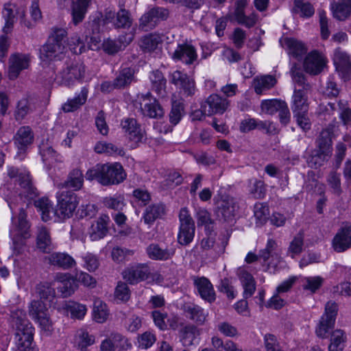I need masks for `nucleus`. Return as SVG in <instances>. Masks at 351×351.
Masks as SVG:
<instances>
[{
	"label": "nucleus",
	"instance_id": "5",
	"mask_svg": "<svg viewBox=\"0 0 351 351\" xmlns=\"http://www.w3.org/2000/svg\"><path fill=\"white\" fill-rule=\"evenodd\" d=\"M134 105L143 117L160 119L165 114L163 108L149 92L138 94Z\"/></svg>",
	"mask_w": 351,
	"mask_h": 351
},
{
	"label": "nucleus",
	"instance_id": "62",
	"mask_svg": "<svg viewBox=\"0 0 351 351\" xmlns=\"http://www.w3.org/2000/svg\"><path fill=\"white\" fill-rule=\"evenodd\" d=\"M161 43L162 39L158 34H151L143 38L141 47L145 51H153L156 49Z\"/></svg>",
	"mask_w": 351,
	"mask_h": 351
},
{
	"label": "nucleus",
	"instance_id": "34",
	"mask_svg": "<svg viewBox=\"0 0 351 351\" xmlns=\"http://www.w3.org/2000/svg\"><path fill=\"white\" fill-rule=\"evenodd\" d=\"M331 153L325 149L316 147V149L311 151L310 156L306 159L308 167L318 169L324 165L330 158Z\"/></svg>",
	"mask_w": 351,
	"mask_h": 351
},
{
	"label": "nucleus",
	"instance_id": "8",
	"mask_svg": "<svg viewBox=\"0 0 351 351\" xmlns=\"http://www.w3.org/2000/svg\"><path fill=\"white\" fill-rule=\"evenodd\" d=\"M227 243L224 239L217 238L213 230L206 232V237L201 240L199 245L204 256L213 261L224 253Z\"/></svg>",
	"mask_w": 351,
	"mask_h": 351
},
{
	"label": "nucleus",
	"instance_id": "18",
	"mask_svg": "<svg viewBox=\"0 0 351 351\" xmlns=\"http://www.w3.org/2000/svg\"><path fill=\"white\" fill-rule=\"evenodd\" d=\"M229 106V101L217 94L210 95L202 105L204 114L211 116L223 114Z\"/></svg>",
	"mask_w": 351,
	"mask_h": 351
},
{
	"label": "nucleus",
	"instance_id": "63",
	"mask_svg": "<svg viewBox=\"0 0 351 351\" xmlns=\"http://www.w3.org/2000/svg\"><path fill=\"white\" fill-rule=\"evenodd\" d=\"M32 111L29 101L26 98H23L19 101L16 109L14 112V116L16 121L23 120L27 114Z\"/></svg>",
	"mask_w": 351,
	"mask_h": 351
},
{
	"label": "nucleus",
	"instance_id": "3",
	"mask_svg": "<svg viewBox=\"0 0 351 351\" xmlns=\"http://www.w3.org/2000/svg\"><path fill=\"white\" fill-rule=\"evenodd\" d=\"M88 180H96L102 186L117 185L126 178V173L120 163L98 164L86 173Z\"/></svg>",
	"mask_w": 351,
	"mask_h": 351
},
{
	"label": "nucleus",
	"instance_id": "9",
	"mask_svg": "<svg viewBox=\"0 0 351 351\" xmlns=\"http://www.w3.org/2000/svg\"><path fill=\"white\" fill-rule=\"evenodd\" d=\"M8 176L19 186V195L25 198L32 199L36 196V189L33 186L29 173L25 169L10 167Z\"/></svg>",
	"mask_w": 351,
	"mask_h": 351
},
{
	"label": "nucleus",
	"instance_id": "58",
	"mask_svg": "<svg viewBox=\"0 0 351 351\" xmlns=\"http://www.w3.org/2000/svg\"><path fill=\"white\" fill-rule=\"evenodd\" d=\"M291 73L293 80L298 87L297 89L304 90L305 92H307V90L310 89V84L306 82L304 74L300 71V68L296 66V64H294L292 66L291 69Z\"/></svg>",
	"mask_w": 351,
	"mask_h": 351
},
{
	"label": "nucleus",
	"instance_id": "27",
	"mask_svg": "<svg viewBox=\"0 0 351 351\" xmlns=\"http://www.w3.org/2000/svg\"><path fill=\"white\" fill-rule=\"evenodd\" d=\"M165 214V206L162 203H155L147 206L143 211L141 221L148 227H151L156 219Z\"/></svg>",
	"mask_w": 351,
	"mask_h": 351
},
{
	"label": "nucleus",
	"instance_id": "36",
	"mask_svg": "<svg viewBox=\"0 0 351 351\" xmlns=\"http://www.w3.org/2000/svg\"><path fill=\"white\" fill-rule=\"evenodd\" d=\"M33 134L31 128L23 126L19 128L15 135L14 143L20 152H24L33 141Z\"/></svg>",
	"mask_w": 351,
	"mask_h": 351
},
{
	"label": "nucleus",
	"instance_id": "29",
	"mask_svg": "<svg viewBox=\"0 0 351 351\" xmlns=\"http://www.w3.org/2000/svg\"><path fill=\"white\" fill-rule=\"evenodd\" d=\"M333 61L337 70L341 72L344 77H351V61L346 51L337 49L335 51Z\"/></svg>",
	"mask_w": 351,
	"mask_h": 351
},
{
	"label": "nucleus",
	"instance_id": "56",
	"mask_svg": "<svg viewBox=\"0 0 351 351\" xmlns=\"http://www.w3.org/2000/svg\"><path fill=\"white\" fill-rule=\"evenodd\" d=\"M294 8L296 12L300 13L302 17L309 18L315 13L313 5L304 0H294Z\"/></svg>",
	"mask_w": 351,
	"mask_h": 351
},
{
	"label": "nucleus",
	"instance_id": "47",
	"mask_svg": "<svg viewBox=\"0 0 351 351\" xmlns=\"http://www.w3.org/2000/svg\"><path fill=\"white\" fill-rule=\"evenodd\" d=\"M276 83V80L271 75H264L256 77L253 82V86L256 93L262 94L264 91L271 88Z\"/></svg>",
	"mask_w": 351,
	"mask_h": 351
},
{
	"label": "nucleus",
	"instance_id": "33",
	"mask_svg": "<svg viewBox=\"0 0 351 351\" xmlns=\"http://www.w3.org/2000/svg\"><path fill=\"white\" fill-rule=\"evenodd\" d=\"M183 311L186 317L199 325L205 322L208 316V313L204 308L194 304L184 305Z\"/></svg>",
	"mask_w": 351,
	"mask_h": 351
},
{
	"label": "nucleus",
	"instance_id": "40",
	"mask_svg": "<svg viewBox=\"0 0 351 351\" xmlns=\"http://www.w3.org/2000/svg\"><path fill=\"white\" fill-rule=\"evenodd\" d=\"M236 211V204L232 198L223 199L217 208V214L225 221L232 219Z\"/></svg>",
	"mask_w": 351,
	"mask_h": 351
},
{
	"label": "nucleus",
	"instance_id": "16",
	"mask_svg": "<svg viewBox=\"0 0 351 351\" xmlns=\"http://www.w3.org/2000/svg\"><path fill=\"white\" fill-rule=\"evenodd\" d=\"M170 82L180 89L185 97L193 96L195 93V83L186 73L175 71L170 75Z\"/></svg>",
	"mask_w": 351,
	"mask_h": 351
},
{
	"label": "nucleus",
	"instance_id": "17",
	"mask_svg": "<svg viewBox=\"0 0 351 351\" xmlns=\"http://www.w3.org/2000/svg\"><path fill=\"white\" fill-rule=\"evenodd\" d=\"M121 127L124 135L136 143L142 142L145 136V131L134 118H125L121 122Z\"/></svg>",
	"mask_w": 351,
	"mask_h": 351
},
{
	"label": "nucleus",
	"instance_id": "23",
	"mask_svg": "<svg viewBox=\"0 0 351 351\" xmlns=\"http://www.w3.org/2000/svg\"><path fill=\"white\" fill-rule=\"evenodd\" d=\"M172 58L189 65L197 60V54L195 48L192 45L183 43L178 45L172 54Z\"/></svg>",
	"mask_w": 351,
	"mask_h": 351
},
{
	"label": "nucleus",
	"instance_id": "59",
	"mask_svg": "<svg viewBox=\"0 0 351 351\" xmlns=\"http://www.w3.org/2000/svg\"><path fill=\"white\" fill-rule=\"evenodd\" d=\"M184 114V109L183 104L178 101H173L169 114L170 123L174 125H177L181 120Z\"/></svg>",
	"mask_w": 351,
	"mask_h": 351
},
{
	"label": "nucleus",
	"instance_id": "32",
	"mask_svg": "<svg viewBox=\"0 0 351 351\" xmlns=\"http://www.w3.org/2000/svg\"><path fill=\"white\" fill-rule=\"evenodd\" d=\"M307 101V92H305L304 90L297 89V87H295L291 106L293 114H295L304 111L308 112V104Z\"/></svg>",
	"mask_w": 351,
	"mask_h": 351
},
{
	"label": "nucleus",
	"instance_id": "30",
	"mask_svg": "<svg viewBox=\"0 0 351 351\" xmlns=\"http://www.w3.org/2000/svg\"><path fill=\"white\" fill-rule=\"evenodd\" d=\"M148 257L155 261H167L174 255L175 249L172 247H161L157 243H152L146 248Z\"/></svg>",
	"mask_w": 351,
	"mask_h": 351
},
{
	"label": "nucleus",
	"instance_id": "19",
	"mask_svg": "<svg viewBox=\"0 0 351 351\" xmlns=\"http://www.w3.org/2000/svg\"><path fill=\"white\" fill-rule=\"evenodd\" d=\"M30 63V56L25 53H16L12 54L9 58L8 77L10 80H15L21 72L28 69Z\"/></svg>",
	"mask_w": 351,
	"mask_h": 351
},
{
	"label": "nucleus",
	"instance_id": "50",
	"mask_svg": "<svg viewBox=\"0 0 351 351\" xmlns=\"http://www.w3.org/2000/svg\"><path fill=\"white\" fill-rule=\"evenodd\" d=\"M134 80V70L130 67L122 69L114 79L117 88L128 86Z\"/></svg>",
	"mask_w": 351,
	"mask_h": 351
},
{
	"label": "nucleus",
	"instance_id": "38",
	"mask_svg": "<svg viewBox=\"0 0 351 351\" xmlns=\"http://www.w3.org/2000/svg\"><path fill=\"white\" fill-rule=\"evenodd\" d=\"M149 80L152 90L158 95L164 97L166 95L167 80L162 73L158 70L154 71L149 75Z\"/></svg>",
	"mask_w": 351,
	"mask_h": 351
},
{
	"label": "nucleus",
	"instance_id": "37",
	"mask_svg": "<svg viewBox=\"0 0 351 351\" xmlns=\"http://www.w3.org/2000/svg\"><path fill=\"white\" fill-rule=\"evenodd\" d=\"M199 335V332L197 328L193 324L184 325L179 331L180 341L185 347L192 346Z\"/></svg>",
	"mask_w": 351,
	"mask_h": 351
},
{
	"label": "nucleus",
	"instance_id": "45",
	"mask_svg": "<svg viewBox=\"0 0 351 351\" xmlns=\"http://www.w3.org/2000/svg\"><path fill=\"white\" fill-rule=\"evenodd\" d=\"M346 335L343 330L337 329L331 333L329 351H343L346 341Z\"/></svg>",
	"mask_w": 351,
	"mask_h": 351
},
{
	"label": "nucleus",
	"instance_id": "24",
	"mask_svg": "<svg viewBox=\"0 0 351 351\" xmlns=\"http://www.w3.org/2000/svg\"><path fill=\"white\" fill-rule=\"evenodd\" d=\"M110 221L108 215L102 214L91 225L89 230L92 241L103 239L108 232V224Z\"/></svg>",
	"mask_w": 351,
	"mask_h": 351
},
{
	"label": "nucleus",
	"instance_id": "22",
	"mask_svg": "<svg viewBox=\"0 0 351 351\" xmlns=\"http://www.w3.org/2000/svg\"><path fill=\"white\" fill-rule=\"evenodd\" d=\"M193 284L201 298L204 300L213 303L216 300V293L213 285L206 277H195Z\"/></svg>",
	"mask_w": 351,
	"mask_h": 351
},
{
	"label": "nucleus",
	"instance_id": "43",
	"mask_svg": "<svg viewBox=\"0 0 351 351\" xmlns=\"http://www.w3.org/2000/svg\"><path fill=\"white\" fill-rule=\"evenodd\" d=\"M328 106L331 111L338 110L339 112L340 119L344 125L351 122V108L347 101L339 100L337 104L329 102Z\"/></svg>",
	"mask_w": 351,
	"mask_h": 351
},
{
	"label": "nucleus",
	"instance_id": "51",
	"mask_svg": "<svg viewBox=\"0 0 351 351\" xmlns=\"http://www.w3.org/2000/svg\"><path fill=\"white\" fill-rule=\"evenodd\" d=\"M10 234L12 240V250L15 255H19L24 251L25 241L23 239L21 230H17L16 228L10 230Z\"/></svg>",
	"mask_w": 351,
	"mask_h": 351
},
{
	"label": "nucleus",
	"instance_id": "35",
	"mask_svg": "<svg viewBox=\"0 0 351 351\" xmlns=\"http://www.w3.org/2000/svg\"><path fill=\"white\" fill-rule=\"evenodd\" d=\"M280 43L289 54L296 58H301L306 52L304 44L294 38H285L280 40Z\"/></svg>",
	"mask_w": 351,
	"mask_h": 351
},
{
	"label": "nucleus",
	"instance_id": "20",
	"mask_svg": "<svg viewBox=\"0 0 351 351\" xmlns=\"http://www.w3.org/2000/svg\"><path fill=\"white\" fill-rule=\"evenodd\" d=\"M259 258L262 259L264 263L270 260L268 263V267L270 265L276 266L281 258L280 250L277 241L273 239H269L265 248L259 251Z\"/></svg>",
	"mask_w": 351,
	"mask_h": 351
},
{
	"label": "nucleus",
	"instance_id": "13",
	"mask_svg": "<svg viewBox=\"0 0 351 351\" xmlns=\"http://www.w3.org/2000/svg\"><path fill=\"white\" fill-rule=\"evenodd\" d=\"M151 274L149 266L139 263L125 268L122 272L123 278L131 285H136L149 278Z\"/></svg>",
	"mask_w": 351,
	"mask_h": 351
},
{
	"label": "nucleus",
	"instance_id": "11",
	"mask_svg": "<svg viewBox=\"0 0 351 351\" xmlns=\"http://www.w3.org/2000/svg\"><path fill=\"white\" fill-rule=\"evenodd\" d=\"M169 10L164 7H153L145 12L139 19V29L145 32L154 29L160 21L167 20Z\"/></svg>",
	"mask_w": 351,
	"mask_h": 351
},
{
	"label": "nucleus",
	"instance_id": "1",
	"mask_svg": "<svg viewBox=\"0 0 351 351\" xmlns=\"http://www.w3.org/2000/svg\"><path fill=\"white\" fill-rule=\"evenodd\" d=\"M56 197V208H53L51 202L47 198H41L35 202L36 207L41 213L42 219L45 222L71 218L79 204V198L73 191H62Z\"/></svg>",
	"mask_w": 351,
	"mask_h": 351
},
{
	"label": "nucleus",
	"instance_id": "31",
	"mask_svg": "<svg viewBox=\"0 0 351 351\" xmlns=\"http://www.w3.org/2000/svg\"><path fill=\"white\" fill-rule=\"evenodd\" d=\"M88 95V88L86 86L83 87L80 92L73 98L68 99V100L62 104L61 108L62 110L64 112L76 111L86 102Z\"/></svg>",
	"mask_w": 351,
	"mask_h": 351
},
{
	"label": "nucleus",
	"instance_id": "25",
	"mask_svg": "<svg viewBox=\"0 0 351 351\" xmlns=\"http://www.w3.org/2000/svg\"><path fill=\"white\" fill-rule=\"evenodd\" d=\"M39 152L43 162L51 166L54 162H62V157L53 148L52 143L47 138L39 145Z\"/></svg>",
	"mask_w": 351,
	"mask_h": 351
},
{
	"label": "nucleus",
	"instance_id": "12",
	"mask_svg": "<svg viewBox=\"0 0 351 351\" xmlns=\"http://www.w3.org/2000/svg\"><path fill=\"white\" fill-rule=\"evenodd\" d=\"M103 21L105 24L111 23L115 29H129L133 21L130 12L125 8L117 12L110 8L105 9Z\"/></svg>",
	"mask_w": 351,
	"mask_h": 351
},
{
	"label": "nucleus",
	"instance_id": "21",
	"mask_svg": "<svg viewBox=\"0 0 351 351\" xmlns=\"http://www.w3.org/2000/svg\"><path fill=\"white\" fill-rule=\"evenodd\" d=\"M326 60L317 51L310 52L304 61L305 71L311 75H316L320 73L326 66Z\"/></svg>",
	"mask_w": 351,
	"mask_h": 351
},
{
	"label": "nucleus",
	"instance_id": "41",
	"mask_svg": "<svg viewBox=\"0 0 351 351\" xmlns=\"http://www.w3.org/2000/svg\"><path fill=\"white\" fill-rule=\"evenodd\" d=\"M333 16L339 21L347 19L351 14V0H339L332 5Z\"/></svg>",
	"mask_w": 351,
	"mask_h": 351
},
{
	"label": "nucleus",
	"instance_id": "6",
	"mask_svg": "<svg viewBox=\"0 0 351 351\" xmlns=\"http://www.w3.org/2000/svg\"><path fill=\"white\" fill-rule=\"evenodd\" d=\"M25 8L15 4L5 3L2 10V16L5 21L2 31L5 34L12 32L17 17L20 19L21 24L29 29L34 27V24L25 19Z\"/></svg>",
	"mask_w": 351,
	"mask_h": 351
},
{
	"label": "nucleus",
	"instance_id": "55",
	"mask_svg": "<svg viewBox=\"0 0 351 351\" xmlns=\"http://www.w3.org/2000/svg\"><path fill=\"white\" fill-rule=\"evenodd\" d=\"M65 308L71 314V318L82 319L87 312L86 306L75 302H69Z\"/></svg>",
	"mask_w": 351,
	"mask_h": 351
},
{
	"label": "nucleus",
	"instance_id": "14",
	"mask_svg": "<svg viewBox=\"0 0 351 351\" xmlns=\"http://www.w3.org/2000/svg\"><path fill=\"white\" fill-rule=\"evenodd\" d=\"M332 248L342 253L351 248V223H345L338 229L331 242Z\"/></svg>",
	"mask_w": 351,
	"mask_h": 351
},
{
	"label": "nucleus",
	"instance_id": "57",
	"mask_svg": "<svg viewBox=\"0 0 351 351\" xmlns=\"http://www.w3.org/2000/svg\"><path fill=\"white\" fill-rule=\"evenodd\" d=\"M304 234L302 232H298L293 239L288 247L287 254L291 258L300 254L303 250Z\"/></svg>",
	"mask_w": 351,
	"mask_h": 351
},
{
	"label": "nucleus",
	"instance_id": "44",
	"mask_svg": "<svg viewBox=\"0 0 351 351\" xmlns=\"http://www.w3.org/2000/svg\"><path fill=\"white\" fill-rule=\"evenodd\" d=\"M94 150L97 154H105L109 156H123L125 154L122 147L105 141L97 142L94 147Z\"/></svg>",
	"mask_w": 351,
	"mask_h": 351
},
{
	"label": "nucleus",
	"instance_id": "46",
	"mask_svg": "<svg viewBox=\"0 0 351 351\" xmlns=\"http://www.w3.org/2000/svg\"><path fill=\"white\" fill-rule=\"evenodd\" d=\"M333 127L331 125L322 130L316 140L317 147L332 152V135Z\"/></svg>",
	"mask_w": 351,
	"mask_h": 351
},
{
	"label": "nucleus",
	"instance_id": "61",
	"mask_svg": "<svg viewBox=\"0 0 351 351\" xmlns=\"http://www.w3.org/2000/svg\"><path fill=\"white\" fill-rule=\"evenodd\" d=\"M302 281L303 289L314 293L322 286L324 278L321 276H310L304 278Z\"/></svg>",
	"mask_w": 351,
	"mask_h": 351
},
{
	"label": "nucleus",
	"instance_id": "39",
	"mask_svg": "<svg viewBox=\"0 0 351 351\" xmlns=\"http://www.w3.org/2000/svg\"><path fill=\"white\" fill-rule=\"evenodd\" d=\"M36 245L39 250L44 253H49L52 249L50 232L45 226L38 227Z\"/></svg>",
	"mask_w": 351,
	"mask_h": 351
},
{
	"label": "nucleus",
	"instance_id": "4",
	"mask_svg": "<svg viewBox=\"0 0 351 351\" xmlns=\"http://www.w3.org/2000/svg\"><path fill=\"white\" fill-rule=\"evenodd\" d=\"M67 31L59 27H53L47 43L40 50V58L43 61L60 60L67 50Z\"/></svg>",
	"mask_w": 351,
	"mask_h": 351
},
{
	"label": "nucleus",
	"instance_id": "28",
	"mask_svg": "<svg viewBox=\"0 0 351 351\" xmlns=\"http://www.w3.org/2000/svg\"><path fill=\"white\" fill-rule=\"evenodd\" d=\"M45 260L51 265L63 269H69L76 264L74 258L66 253L53 252L45 257Z\"/></svg>",
	"mask_w": 351,
	"mask_h": 351
},
{
	"label": "nucleus",
	"instance_id": "53",
	"mask_svg": "<svg viewBox=\"0 0 351 351\" xmlns=\"http://www.w3.org/2000/svg\"><path fill=\"white\" fill-rule=\"evenodd\" d=\"M28 313L32 319L34 320L47 313V308L42 300H34L28 305Z\"/></svg>",
	"mask_w": 351,
	"mask_h": 351
},
{
	"label": "nucleus",
	"instance_id": "48",
	"mask_svg": "<svg viewBox=\"0 0 351 351\" xmlns=\"http://www.w3.org/2000/svg\"><path fill=\"white\" fill-rule=\"evenodd\" d=\"M109 315L107 305L101 300L97 299L94 302L93 316L98 323L105 322Z\"/></svg>",
	"mask_w": 351,
	"mask_h": 351
},
{
	"label": "nucleus",
	"instance_id": "7",
	"mask_svg": "<svg viewBox=\"0 0 351 351\" xmlns=\"http://www.w3.org/2000/svg\"><path fill=\"white\" fill-rule=\"evenodd\" d=\"M85 66L79 62H66L62 69L56 75L55 82L60 86L70 87L75 82H80L85 75Z\"/></svg>",
	"mask_w": 351,
	"mask_h": 351
},
{
	"label": "nucleus",
	"instance_id": "2",
	"mask_svg": "<svg viewBox=\"0 0 351 351\" xmlns=\"http://www.w3.org/2000/svg\"><path fill=\"white\" fill-rule=\"evenodd\" d=\"M10 324L16 330V344L19 350L27 351L31 348L34 328L27 318L25 311L16 308L10 312Z\"/></svg>",
	"mask_w": 351,
	"mask_h": 351
},
{
	"label": "nucleus",
	"instance_id": "60",
	"mask_svg": "<svg viewBox=\"0 0 351 351\" xmlns=\"http://www.w3.org/2000/svg\"><path fill=\"white\" fill-rule=\"evenodd\" d=\"M285 103V101L279 99H267L261 102V107L263 112L269 114H274L278 112Z\"/></svg>",
	"mask_w": 351,
	"mask_h": 351
},
{
	"label": "nucleus",
	"instance_id": "52",
	"mask_svg": "<svg viewBox=\"0 0 351 351\" xmlns=\"http://www.w3.org/2000/svg\"><path fill=\"white\" fill-rule=\"evenodd\" d=\"M243 287V297L245 299L250 298L256 290V284L253 276L248 272H243L241 276Z\"/></svg>",
	"mask_w": 351,
	"mask_h": 351
},
{
	"label": "nucleus",
	"instance_id": "15",
	"mask_svg": "<svg viewBox=\"0 0 351 351\" xmlns=\"http://www.w3.org/2000/svg\"><path fill=\"white\" fill-rule=\"evenodd\" d=\"M247 5V0H236L232 17L238 24L243 25L247 28H251L256 24L258 16L254 12L246 16L245 9Z\"/></svg>",
	"mask_w": 351,
	"mask_h": 351
},
{
	"label": "nucleus",
	"instance_id": "42",
	"mask_svg": "<svg viewBox=\"0 0 351 351\" xmlns=\"http://www.w3.org/2000/svg\"><path fill=\"white\" fill-rule=\"evenodd\" d=\"M84 184V176L78 169H73L68 175L67 179L62 184L63 188L73 189L74 191L80 190Z\"/></svg>",
	"mask_w": 351,
	"mask_h": 351
},
{
	"label": "nucleus",
	"instance_id": "64",
	"mask_svg": "<svg viewBox=\"0 0 351 351\" xmlns=\"http://www.w3.org/2000/svg\"><path fill=\"white\" fill-rule=\"evenodd\" d=\"M36 292L40 297V300H51L55 297V289L47 282H41L36 285Z\"/></svg>",
	"mask_w": 351,
	"mask_h": 351
},
{
	"label": "nucleus",
	"instance_id": "10",
	"mask_svg": "<svg viewBox=\"0 0 351 351\" xmlns=\"http://www.w3.org/2000/svg\"><path fill=\"white\" fill-rule=\"evenodd\" d=\"M179 221L178 242L182 245H188L194 239L195 226V222L187 208L184 207L180 209Z\"/></svg>",
	"mask_w": 351,
	"mask_h": 351
},
{
	"label": "nucleus",
	"instance_id": "26",
	"mask_svg": "<svg viewBox=\"0 0 351 351\" xmlns=\"http://www.w3.org/2000/svg\"><path fill=\"white\" fill-rule=\"evenodd\" d=\"M92 0H74L71 5V23L77 25L82 23L91 5Z\"/></svg>",
	"mask_w": 351,
	"mask_h": 351
},
{
	"label": "nucleus",
	"instance_id": "54",
	"mask_svg": "<svg viewBox=\"0 0 351 351\" xmlns=\"http://www.w3.org/2000/svg\"><path fill=\"white\" fill-rule=\"evenodd\" d=\"M254 215L256 224L261 226L265 223L269 215L267 205L265 203H256L254 207Z\"/></svg>",
	"mask_w": 351,
	"mask_h": 351
},
{
	"label": "nucleus",
	"instance_id": "49",
	"mask_svg": "<svg viewBox=\"0 0 351 351\" xmlns=\"http://www.w3.org/2000/svg\"><path fill=\"white\" fill-rule=\"evenodd\" d=\"M197 226H204L206 232L213 231L214 221L211 219L210 213L205 208H199L196 211Z\"/></svg>",
	"mask_w": 351,
	"mask_h": 351
}]
</instances>
